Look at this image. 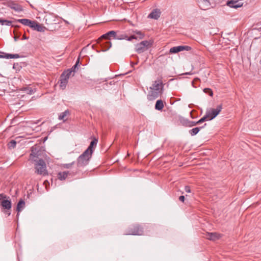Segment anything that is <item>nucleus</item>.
<instances>
[{
    "label": "nucleus",
    "instance_id": "1",
    "mask_svg": "<svg viewBox=\"0 0 261 261\" xmlns=\"http://www.w3.org/2000/svg\"><path fill=\"white\" fill-rule=\"evenodd\" d=\"M30 160L34 162L35 173L42 175H45L47 174L46 165L43 160L36 157L33 153L30 154Z\"/></svg>",
    "mask_w": 261,
    "mask_h": 261
},
{
    "label": "nucleus",
    "instance_id": "2",
    "mask_svg": "<svg viewBox=\"0 0 261 261\" xmlns=\"http://www.w3.org/2000/svg\"><path fill=\"white\" fill-rule=\"evenodd\" d=\"M92 154L84 151L81 154L78 159L77 162V165L79 167H84L88 164L90 160L92 157Z\"/></svg>",
    "mask_w": 261,
    "mask_h": 261
},
{
    "label": "nucleus",
    "instance_id": "3",
    "mask_svg": "<svg viewBox=\"0 0 261 261\" xmlns=\"http://www.w3.org/2000/svg\"><path fill=\"white\" fill-rule=\"evenodd\" d=\"M135 34L130 36V37H128L126 34H120L119 35H117L116 37V39L118 40H123V39H126L128 41H132L133 39H142L144 35L143 33H142L141 31H136L134 32Z\"/></svg>",
    "mask_w": 261,
    "mask_h": 261
},
{
    "label": "nucleus",
    "instance_id": "4",
    "mask_svg": "<svg viewBox=\"0 0 261 261\" xmlns=\"http://www.w3.org/2000/svg\"><path fill=\"white\" fill-rule=\"evenodd\" d=\"M150 45L149 41H142L140 43L136 44L135 50L138 54H141L146 50Z\"/></svg>",
    "mask_w": 261,
    "mask_h": 261
},
{
    "label": "nucleus",
    "instance_id": "5",
    "mask_svg": "<svg viewBox=\"0 0 261 261\" xmlns=\"http://www.w3.org/2000/svg\"><path fill=\"white\" fill-rule=\"evenodd\" d=\"M222 109V105H219L216 109H210L206 112V115L209 118V120L215 118L221 112Z\"/></svg>",
    "mask_w": 261,
    "mask_h": 261
},
{
    "label": "nucleus",
    "instance_id": "6",
    "mask_svg": "<svg viewBox=\"0 0 261 261\" xmlns=\"http://www.w3.org/2000/svg\"><path fill=\"white\" fill-rule=\"evenodd\" d=\"M143 229L139 225H133L128 228L126 235H142Z\"/></svg>",
    "mask_w": 261,
    "mask_h": 261
},
{
    "label": "nucleus",
    "instance_id": "7",
    "mask_svg": "<svg viewBox=\"0 0 261 261\" xmlns=\"http://www.w3.org/2000/svg\"><path fill=\"white\" fill-rule=\"evenodd\" d=\"M164 84L161 79L153 82L152 86L150 87V90H154L161 92H163Z\"/></svg>",
    "mask_w": 261,
    "mask_h": 261
},
{
    "label": "nucleus",
    "instance_id": "8",
    "mask_svg": "<svg viewBox=\"0 0 261 261\" xmlns=\"http://www.w3.org/2000/svg\"><path fill=\"white\" fill-rule=\"evenodd\" d=\"M80 63L79 59H78L75 64L72 68L66 70V83H67V79L70 76H73L75 73L77 72L79 69L78 65Z\"/></svg>",
    "mask_w": 261,
    "mask_h": 261
},
{
    "label": "nucleus",
    "instance_id": "9",
    "mask_svg": "<svg viewBox=\"0 0 261 261\" xmlns=\"http://www.w3.org/2000/svg\"><path fill=\"white\" fill-rule=\"evenodd\" d=\"M243 3L240 0L228 1L226 5L230 8L237 9L243 6Z\"/></svg>",
    "mask_w": 261,
    "mask_h": 261
},
{
    "label": "nucleus",
    "instance_id": "10",
    "mask_svg": "<svg viewBox=\"0 0 261 261\" xmlns=\"http://www.w3.org/2000/svg\"><path fill=\"white\" fill-rule=\"evenodd\" d=\"M31 28H32L33 30H35L40 32H43L46 30V28L45 27L34 20L33 24L31 25Z\"/></svg>",
    "mask_w": 261,
    "mask_h": 261
},
{
    "label": "nucleus",
    "instance_id": "11",
    "mask_svg": "<svg viewBox=\"0 0 261 261\" xmlns=\"http://www.w3.org/2000/svg\"><path fill=\"white\" fill-rule=\"evenodd\" d=\"M162 93V92L159 91H157L154 90H151V91L147 95V99L150 101L153 100L156 98H158Z\"/></svg>",
    "mask_w": 261,
    "mask_h": 261
},
{
    "label": "nucleus",
    "instance_id": "12",
    "mask_svg": "<svg viewBox=\"0 0 261 261\" xmlns=\"http://www.w3.org/2000/svg\"><path fill=\"white\" fill-rule=\"evenodd\" d=\"M98 142V139L94 138L93 140L90 142V144L87 149L85 151L87 153L89 152L91 154H93L94 148L96 146Z\"/></svg>",
    "mask_w": 261,
    "mask_h": 261
},
{
    "label": "nucleus",
    "instance_id": "13",
    "mask_svg": "<svg viewBox=\"0 0 261 261\" xmlns=\"http://www.w3.org/2000/svg\"><path fill=\"white\" fill-rule=\"evenodd\" d=\"M161 14V12L160 9H155L149 14L148 18L156 20L160 17Z\"/></svg>",
    "mask_w": 261,
    "mask_h": 261
},
{
    "label": "nucleus",
    "instance_id": "14",
    "mask_svg": "<svg viewBox=\"0 0 261 261\" xmlns=\"http://www.w3.org/2000/svg\"><path fill=\"white\" fill-rule=\"evenodd\" d=\"M221 235L217 232H209L206 234V238L210 240L215 241L219 239Z\"/></svg>",
    "mask_w": 261,
    "mask_h": 261
},
{
    "label": "nucleus",
    "instance_id": "15",
    "mask_svg": "<svg viewBox=\"0 0 261 261\" xmlns=\"http://www.w3.org/2000/svg\"><path fill=\"white\" fill-rule=\"evenodd\" d=\"M16 22H18L21 23L24 25L28 26L30 28H31V25L33 24V20H31L28 19H19L16 20Z\"/></svg>",
    "mask_w": 261,
    "mask_h": 261
},
{
    "label": "nucleus",
    "instance_id": "16",
    "mask_svg": "<svg viewBox=\"0 0 261 261\" xmlns=\"http://www.w3.org/2000/svg\"><path fill=\"white\" fill-rule=\"evenodd\" d=\"M117 36L116 33L114 31H111L105 34H103L101 37L107 39H110V36H112L114 39H116V37Z\"/></svg>",
    "mask_w": 261,
    "mask_h": 261
},
{
    "label": "nucleus",
    "instance_id": "17",
    "mask_svg": "<svg viewBox=\"0 0 261 261\" xmlns=\"http://www.w3.org/2000/svg\"><path fill=\"white\" fill-rule=\"evenodd\" d=\"M25 206V202L23 199H21L19 200L18 203L17 205V211L18 212V213L17 214V216L18 217L19 216V212L21 211Z\"/></svg>",
    "mask_w": 261,
    "mask_h": 261
},
{
    "label": "nucleus",
    "instance_id": "18",
    "mask_svg": "<svg viewBox=\"0 0 261 261\" xmlns=\"http://www.w3.org/2000/svg\"><path fill=\"white\" fill-rule=\"evenodd\" d=\"M181 122L184 125L187 127H192L197 124L196 121H190L188 119H184Z\"/></svg>",
    "mask_w": 261,
    "mask_h": 261
},
{
    "label": "nucleus",
    "instance_id": "19",
    "mask_svg": "<svg viewBox=\"0 0 261 261\" xmlns=\"http://www.w3.org/2000/svg\"><path fill=\"white\" fill-rule=\"evenodd\" d=\"M60 80V87L63 89H65V70H64L61 74Z\"/></svg>",
    "mask_w": 261,
    "mask_h": 261
},
{
    "label": "nucleus",
    "instance_id": "20",
    "mask_svg": "<svg viewBox=\"0 0 261 261\" xmlns=\"http://www.w3.org/2000/svg\"><path fill=\"white\" fill-rule=\"evenodd\" d=\"M2 205L5 209L9 210L11 207V202L9 200H3L2 201Z\"/></svg>",
    "mask_w": 261,
    "mask_h": 261
},
{
    "label": "nucleus",
    "instance_id": "21",
    "mask_svg": "<svg viewBox=\"0 0 261 261\" xmlns=\"http://www.w3.org/2000/svg\"><path fill=\"white\" fill-rule=\"evenodd\" d=\"M206 125V123H205L204 124V126H202V127H195V128H193L191 129H190L189 130V133L192 136H193L194 135H196L197 134H198V133L199 132L200 129L202 128H203L205 125Z\"/></svg>",
    "mask_w": 261,
    "mask_h": 261
},
{
    "label": "nucleus",
    "instance_id": "22",
    "mask_svg": "<svg viewBox=\"0 0 261 261\" xmlns=\"http://www.w3.org/2000/svg\"><path fill=\"white\" fill-rule=\"evenodd\" d=\"M22 91L25 92V93L32 95L35 92V89H33L32 87H26L22 88Z\"/></svg>",
    "mask_w": 261,
    "mask_h": 261
},
{
    "label": "nucleus",
    "instance_id": "23",
    "mask_svg": "<svg viewBox=\"0 0 261 261\" xmlns=\"http://www.w3.org/2000/svg\"><path fill=\"white\" fill-rule=\"evenodd\" d=\"M164 108V103L162 100L160 99L156 101V103L155 105V109L157 110L161 111Z\"/></svg>",
    "mask_w": 261,
    "mask_h": 261
},
{
    "label": "nucleus",
    "instance_id": "24",
    "mask_svg": "<svg viewBox=\"0 0 261 261\" xmlns=\"http://www.w3.org/2000/svg\"><path fill=\"white\" fill-rule=\"evenodd\" d=\"M0 23L2 25H5L8 26L11 25L12 27H15V25L12 24V21L8 20H5L0 18Z\"/></svg>",
    "mask_w": 261,
    "mask_h": 261
},
{
    "label": "nucleus",
    "instance_id": "25",
    "mask_svg": "<svg viewBox=\"0 0 261 261\" xmlns=\"http://www.w3.org/2000/svg\"><path fill=\"white\" fill-rule=\"evenodd\" d=\"M177 48L178 52L183 51V50H187L189 51L191 49V47L187 45H184V46H176Z\"/></svg>",
    "mask_w": 261,
    "mask_h": 261
},
{
    "label": "nucleus",
    "instance_id": "26",
    "mask_svg": "<svg viewBox=\"0 0 261 261\" xmlns=\"http://www.w3.org/2000/svg\"><path fill=\"white\" fill-rule=\"evenodd\" d=\"M11 8L17 12H21L22 10V7L17 4H12Z\"/></svg>",
    "mask_w": 261,
    "mask_h": 261
},
{
    "label": "nucleus",
    "instance_id": "27",
    "mask_svg": "<svg viewBox=\"0 0 261 261\" xmlns=\"http://www.w3.org/2000/svg\"><path fill=\"white\" fill-rule=\"evenodd\" d=\"M16 142L14 140H12L8 143V147L10 149H13L16 147Z\"/></svg>",
    "mask_w": 261,
    "mask_h": 261
},
{
    "label": "nucleus",
    "instance_id": "28",
    "mask_svg": "<svg viewBox=\"0 0 261 261\" xmlns=\"http://www.w3.org/2000/svg\"><path fill=\"white\" fill-rule=\"evenodd\" d=\"M208 120H209V118H208V116L206 115V114H205V115L202 118H201L200 119H199L198 121H196V123H197V124H200V123H201L203 122L204 121Z\"/></svg>",
    "mask_w": 261,
    "mask_h": 261
},
{
    "label": "nucleus",
    "instance_id": "29",
    "mask_svg": "<svg viewBox=\"0 0 261 261\" xmlns=\"http://www.w3.org/2000/svg\"><path fill=\"white\" fill-rule=\"evenodd\" d=\"M58 178L60 180L65 179V172H59L58 174Z\"/></svg>",
    "mask_w": 261,
    "mask_h": 261
},
{
    "label": "nucleus",
    "instance_id": "30",
    "mask_svg": "<svg viewBox=\"0 0 261 261\" xmlns=\"http://www.w3.org/2000/svg\"><path fill=\"white\" fill-rule=\"evenodd\" d=\"M203 92L205 93L208 94L211 96H212L213 95V92L212 90L210 88H204L203 89Z\"/></svg>",
    "mask_w": 261,
    "mask_h": 261
},
{
    "label": "nucleus",
    "instance_id": "31",
    "mask_svg": "<svg viewBox=\"0 0 261 261\" xmlns=\"http://www.w3.org/2000/svg\"><path fill=\"white\" fill-rule=\"evenodd\" d=\"M8 56H9L8 59H17L20 57V56L17 54H8Z\"/></svg>",
    "mask_w": 261,
    "mask_h": 261
},
{
    "label": "nucleus",
    "instance_id": "32",
    "mask_svg": "<svg viewBox=\"0 0 261 261\" xmlns=\"http://www.w3.org/2000/svg\"><path fill=\"white\" fill-rule=\"evenodd\" d=\"M170 51V53H172V54H175V53H178V51H177V48L176 46H174V47H171L170 49V51Z\"/></svg>",
    "mask_w": 261,
    "mask_h": 261
},
{
    "label": "nucleus",
    "instance_id": "33",
    "mask_svg": "<svg viewBox=\"0 0 261 261\" xmlns=\"http://www.w3.org/2000/svg\"><path fill=\"white\" fill-rule=\"evenodd\" d=\"M65 116V112H62L60 115L59 116V120H63V122H65V120H64V118Z\"/></svg>",
    "mask_w": 261,
    "mask_h": 261
},
{
    "label": "nucleus",
    "instance_id": "34",
    "mask_svg": "<svg viewBox=\"0 0 261 261\" xmlns=\"http://www.w3.org/2000/svg\"><path fill=\"white\" fill-rule=\"evenodd\" d=\"M107 48L106 50H108L111 47V43L110 41H107L106 42Z\"/></svg>",
    "mask_w": 261,
    "mask_h": 261
},
{
    "label": "nucleus",
    "instance_id": "35",
    "mask_svg": "<svg viewBox=\"0 0 261 261\" xmlns=\"http://www.w3.org/2000/svg\"><path fill=\"white\" fill-rule=\"evenodd\" d=\"M185 190L187 193H190L191 192V190H190V188L189 186H186L185 187Z\"/></svg>",
    "mask_w": 261,
    "mask_h": 261
},
{
    "label": "nucleus",
    "instance_id": "36",
    "mask_svg": "<svg viewBox=\"0 0 261 261\" xmlns=\"http://www.w3.org/2000/svg\"><path fill=\"white\" fill-rule=\"evenodd\" d=\"M179 200L180 201H182V202H184V200H185V196H179Z\"/></svg>",
    "mask_w": 261,
    "mask_h": 261
},
{
    "label": "nucleus",
    "instance_id": "37",
    "mask_svg": "<svg viewBox=\"0 0 261 261\" xmlns=\"http://www.w3.org/2000/svg\"><path fill=\"white\" fill-rule=\"evenodd\" d=\"M3 57H4V58L5 59H8V53H3Z\"/></svg>",
    "mask_w": 261,
    "mask_h": 261
},
{
    "label": "nucleus",
    "instance_id": "38",
    "mask_svg": "<svg viewBox=\"0 0 261 261\" xmlns=\"http://www.w3.org/2000/svg\"><path fill=\"white\" fill-rule=\"evenodd\" d=\"M4 198H5V197H4L3 194H0V200Z\"/></svg>",
    "mask_w": 261,
    "mask_h": 261
},
{
    "label": "nucleus",
    "instance_id": "39",
    "mask_svg": "<svg viewBox=\"0 0 261 261\" xmlns=\"http://www.w3.org/2000/svg\"><path fill=\"white\" fill-rule=\"evenodd\" d=\"M137 64V62L136 63H134V62H131V66L133 67L135 65Z\"/></svg>",
    "mask_w": 261,
    "mask_h": 261
},
{
    "label": "nucleus",
    "instance_id": "40",
    "mask_svg": "<svg viewBox=\"0 0 261 261\" xmlns=\"http://www.w3.org/2000/svg\"><path fill=\"white\" fill-rule=\"evenodd\" d=\"M70 166H71V165H70V164H66V168H70Z\"/></svg>",
    "mask_w": 261,
    "mask_h": 261
},
{
    "label": "nucleus",
    "instance_id": "41",
    "mask_svg": "<svg viewBox=\"0 0 261 261\" xmlns=\"http://www.w3.org/2000/svg\"><path fill=\"white\" fill-rule=\"evenodd\" d=\"M0 58H4V57H3V53H1L0 54Z\"/></svg>",
    "mask_w": 261,
    "mask_h": 261
},
{
    "label": "nucleus",
    "instance_id": "42",
    "mask_svg": "<svg viewBox=\"0 0 261 261\" xmlns=\"http://www.w3.org/2000/svg\"><path fill=\"white\" fill-rule=\"evenodd\" d=\"M18 64H14L13 65V68H15L16 67V65H18Z\"/></svg>",
    "mask_w": 261,
    "mask_h": 261
},
{
    "label": "nucleus",
    "instance_id": "43",
    "mask_svg": "<svg viewBox=\"0 0 261 261\" xmlns=\"http://www.w3.org/2000/svg\"><path fill=\"white\" fill-rule=\"evenodd\" d=\"M70 30H72L73 29V27L72 25L70 26L69 27Z\"/></svg>",
    "mask_w": 261,
    "mask_h": 261
},
{
    "label": "nucleus",
    "instance_id": "44",
    "mask_svg": "<svg viewBox=\"0 0 261 261\" xmlns=\"http://www.w3.org/2000/svg\"><path fill=\"white\" fill-rule=\"evenodd\" d=\"M69 171L67 172L66 171V177L68 176V174H69Z\"/></svg>",
    "mask_w": 261,
    "mask_h": 261
},
{
    "label": "nucleus",
    "instance_id": "45",
    "mask_svg": "<svg viewBox=\"0 0 261 261\" xmlns=\"http://www.w3.org/2000/svg\"><path fill=\"white\" fill-rule=\"evenodd\" d=\"M14 39H15V41L17 40V39H18V37H14Z\"/></svg>",
    "mask_w": 261,
    "mask_h": 261
},
{
    "label": "nucleus",
    "instance_id": "46",
    "mask_svg": "<svg viewBox=\"0 0 261 261\" xmlns=\"http://www.w3.org/2000/svg\"><path fill=\"white\" fill-rule=\"evenodd\" d=\"M23 39H27V38L25 36H24L23 37Z\"/></svg>",
    "mask_w": 261,
    "mask_h": 261
},
{
    "label": "nucleus",
    "instance_id": "47",
    "mask_svg": "<svg viewBox=\"0 0 261 261\" xmlns=\"http://www.w3.org/2000/svg\"><path fill=\"white\" fill-rule=\"evenodd\" d=\"M66 115H67V114L69 113V112L67 110H66Z\"/></svg>",
    "mask_w": 261,
    "mask_h": 261
},
{
    "label": "nucleus",
    "instance_id": "48",
    "mask_svg": "<svg viewBox=\"0 0 261 261\" xmlns=\"http://www.w3.org/2000/svg\"><path fill=\"white\" fill-rule=\"evenodd\" d=\"M66 25H67V24H69V22H68L67 21H66Z\"/></svg>",
    "mask_w": 261,
    "mask_h": 261
},
{
    "label": "nucleus",
    "instance_id": "49",
    "mask_svg": "<svg viewBox=\"0 0 261 261\" xmlns=\"http://www.w3.org/2000/svg\"><path fill=\"white\" fill-rule=\"evenodd\" d=\"M186 74H190L189 73H186Z\"/></svg>",
    "mask_w": 261,
    "mask_h": 261
},
{
    "label": "nucleus",
    "instance_id": "50",
    "mask_svg": "<svg viewBox=\"0 0 261 261\" xmlns=\"http://www.w3.org/2000/svg\"><path fill=\"white\" fill-rule=\"evenodd\" d=\"M260 63H261V61H260Z\"/></svg>",
    "mask_w": 261,
    "mask_h": 261
}]
</instances>
